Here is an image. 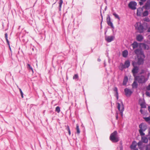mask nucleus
Instances as JSON below:
<instances>
[{"mask_svg": "<svg viewBox=\"0 0 150 150\" xmlns=\"http://www.w3.org/2000/svg\"><path fill=\"white\" fill-rule=\"evenodd\" d=\"M124 64L126 68H128L130 66V62L129 60H127L125 62Z\"/></svg>", "mask_w": 150, "mask_h": 150, "instance_id": "6ab92c4d", "label": "nucleus"}, {"mask_svg": "<svg viewBox=\"0 0 150 150\" xmlns=\"http://www.w3.org/2000/svg\"><path fill=\"white\" fill-rule=\"evenodd\" d=\"M149 14L148 11L146 10L144 12H142V17H145L147 16Z\"/></svg>", "mask_w": 150, "mask_h": 150, "instance_id": "a878e982", "label": "nucleus"}, {"mask_svg": "<svg viewBox=\"0 0 150 150\" xmlns=\"http://www.w3.org/2000/svg\"><path fill=\"white\" fill-rule=\"evenodd\" d=\"M114 37L112 36H107L105 35V39L106 41L108 42H110L114 40Z\"/></svg>", "mask_w": 150, "mask_h": 150, "instance_id": "9b49d317", "label": "nucleus"}, {"mask_svg": "<svg viewBox=\"0 0 150 150\" xmlns=\"http://www.w3.org/2000/svg\"><path fill=\"white\" fill-rule=\"evenodd\" d=\"M141 1L139 2V4L142 6L144 2L146 1V0H140Z\"/></svg>", "mask_w": 150, "mask_h": 150, "instance_id": "2f4dec72", "label": "nucleus"}, {"mask_svg": "<svg viewBox=\"0 0 150 150\" xmlns=\"http://www.w3.org/2000/svg\"><path fill=\"white\" fill-rule=\"evenodd\" d=\"M116 97L117 98V100H118V98H119V96H116Z\"/></svg>", "mask_w": 150, "mask_h": 150, "instance_id": "5fc2aeb1", "label": "nucleus"}, {"mask_svg": "<svg viewBox=\"0 0 150 150\" xmlns=\"http://www.w3.org/2000/svg\"><path fill=\"white\" fill-rule=\"evenodd\" d=\"M140 105L141 106V108H146V105L145 104L143 103H141L140 104Z\"/></svg>", "mask_w": 150, "mask_h": 150, "instance_id": "72a5a7b5", "label": "nucleus"}, {"mask_svg": "<svg viewBox=\"0 0 150 150\" xmlns=\"http://www.w3.org/2000/svg\"><path fill=\"white\" fill-rule=\"evenodd\" d=\"M137 145V143L136 141H134L132 142V144L130 146V148L131 149H135Z\"/></svg>", "mask_w": 150, "mask_h": 150, "instance_id": "2eb2a0df", "label": "nucleus"}, {"mask_svg": "<svg viewBox=\"0 0 150 150\" xmlns=\"http://www.w3.org/2000/svg\"><path fill=\"white\" fill-rule=\"evenodd\" d=\"M149 134L150 135V128H149Z\"/></svg>", "mask_w": 150, "mask_h": 150, "instance_id": "6e6d98bb", "label": "nucleus"}, {"mask_svg": "<svg viewBox=\"0 0 150 150\" xmlns=\"http://www.w3.org/2000/svg\"><path fill=\"white\" fill-rule=\"evenodd\" d=\"M55 111L58 113L60 111V108L59 106L56 107L55 109Z\"/></svg>", "mask_w": 150, "mask_h": 150, "instance_id": "473e14b6", "label": "nucleus"}, {"mask_svg": "<svg viewBox=\"0 0 150 150\" xmlns=\"http://www.w3.org/2000/svg\"><path fill=\"white\" fill-rule=\"evenodd\" d=\"M137 64H136V62H133L132 63V65L133 67H136V66H135V65H136Z\"/></svg>", "mask_w": 150, "mask_h": 150, "instance_id": "79ce46f5", "label": "nucleus"}, {"mask_svg": "<svg viewBox=\"0 0 150 150\" xmlns=\"http://www.w3.org/2000/svg\"><path fill=\"white\" fill-rule=\"evenodd\" d=\"M119 69L121 71L123 70L124 69L126 68V67H125V66L124 64L122 63H120V66H119Z\"/></svg>", "mask_w": 150, "mask_h": 150, "instance_id": "4be33fe9", "label": "nucleus"}, {"mask_svg": "<svg viewBox=\"0 0 150 150\" xmlns=\"http://www.w3.org/2000/svg\"><path fill=\"white\" fill-rule=\"evenodd\" d=\"M144 19H149V18H145Z\"/></svg>", "mask_w": 150, "mask_h": 150, "instance_id": "0e129e2a", "label": "nucleus"}, {"mask_svg": "<svg viewBox=\"0 0 150 150\" xmlns=\"http://www.w3.org/2000/svg\"><path fill=\"white\" fill-rule=\"evenodd\" d=\"M136 81L134 80L132 84V86L133 88H137V87L138 84Z\"/></svg>", "mask_w": 150, "mask_h": 150, "instance_id": "a211bd4d", "label": "nucleus"}, {"mask_svg": "<svg viewBox=\"0 0 150 150\" xmlns=\"http://www.w3.org/2000/svg\"><path fill=\"white\" fill-rule=\"evenodd\" d=\"M135 26L139 33H142L144 32V28L141 23H137L135 24Z\"/></svg>", "mask_w": 150, "mask_h": 150, "instance_id": "39448f33", "label": "nucleus"}, {"mask_svg": "<svg viewBox=\"0 0 150 150\" xmlns=\"http://www.w3.org/2000/svg\"><path fill=\"white\" fill-rule=\"evenodd\" d=\"M122 103V109H120V103H117V108L120 111V114L121 115L122 117H123V112L124 110V105L122 103V102H121Z\"/></svg>", "mask_w": 150, "mask_h": 150, "instance_id": "0eeeda50", "label": "nucleus"}, {"mask_svg": "<svg viewBox=\"0 0 150 150\" xmlns=\"http://www.w3.org/2000/svg\"><path fill=\"white\" fill-rule=\"evenodd\" d=\"M107 32V31L106 30V31H105V36L106 35V33Z\"/></svg>", "mask_w": 150, "mask_h": 150, "instance_id": "bf43d9fd", "label": "nucleus"}, {"mask_svg": "<svg viewBox=\"0 0 150 150\" xmlns=\"http://www.w3.org/2000/svg\"><path fill=\"white\" fill-rule=\"evenodd\" d=\"M142 144V142L141 141H139L138 142V143L137 144L138 146L139 147V148H140V147L141 146Z\"/></svg>", "mask_w": 150, "mask_h": 150, "instance_id": "f704fd0d", "label": "nucleus"}, {"mask_svg": "<svg viewBox=\"0 0 150 150\" xmlns=\"http://www.w3.org/2000/svg\"><path fill=\"white\" fill-rule=\"evenodd\" d=\"M145 94L147 96L150 97V93L148 91H146L145 92Z\"/></svg>", "mask_w": 150, "mask_h": 150, "instance_id": "4c0bfd02", "label": "nucleus"}, {"mask_svg": "<svg viewBox=\"0 0 150 150\" xmlns=\"http://www.w3.org/2000/svg\"><path fill=\"white\" fill-rule=\"evenodd\" d=\"M113 15L115 16V17L117 19H120L119 16L115 12L113 13Z\"/></svg>", "mask_w": 150, "mask_h": 150, "instance_id": "7c9ffc66", "label": "nucleus"}, {"mask_svg": "<svg viewBox=\"0 0 150 150\" xmlns=\"http://www.w3.org/2000/svg\"><path fill=\"white\" fill-rule=\"evenodd\" d=\"M142 142L145 143H147L148 141V140L147 138L145 137H142Z\"/></svg>", "mask_w": 150, "mask_h": 150, "instance_id": "393cba45", "label": "nucleus"}, {"mask_svg": "<svg viewBox=\"0 0 150 150\" xmlns=\"http://www.w3.org/2000/svg\"><path fill=\"white\" fill-rule=\"evenodd\" d=\"M115 96H119L118 95V92H116L115 93Z\"/></svg>", "mask_w": 150, "mask_h": 150, "instance_id": "a18cd8bd", "label": "nucleus"}, {"mask_svg": "<svg viewBox=\"0 0 150 150\" xmlns=\"http://www.w3.org/2000/svg\"><path fill=\"white\" fill-rule=\"evenodd\" d=\"M27 67L28 69H30L32 72H33V69L30 64H27Z\"/></svg>", "mask_w": 150, "mask_h": 150, "instance_id": "c85d7f7f", "label": "nucleus"}, {"mask_svg": "<svg viewBox=\"0 0 150 150\" xmlns=\"http://www.w3.org/2000/svg\"><path fill=\"white\" fill-rule=\"evenodd\" d=\"M131 45L132 46L133 49H135L137 48L139 45L138 43L136 41H134Z\"/></svg>", "mask_w": 150, "mask_h": 150, "instance_id": "dca6fc26", "label": "nucleus"}, {"mask_svg": "<svg viewBox=\"0 0 150 150\" xmlns=\"http://www.w3.org/2000/svg\"><path fill=\"white\" fill-rule=\"evenodd\" d=\"M124 92L125 95L127 97L130 96L133 93V91L130 89H128L127 88H126L125 89Z\"/></svg>", "mask_w": 150, "mask_h": 150, "instance_id": "6e6552de", "label": "nucleus"}, {"mask_svg": "<svg viewBox=\"0 0 150 150\" xmlns=\"http://www.w3.org/2000/svg\"><path fill=\"white\" fill-rule=\"evenodd\" d=\"M5 38L6 39V42L7 43V44H8V45H9V47L10 49H11V48H10V46L9 42V41H8V35H7V33H6L5 34Z\"/></svg>", "mask_w": 150, "mask_h": 150, "instance_id": "b1692460", "label": "nucleus"}, {"mask_svg": "<svg viewBox=\"0 0 150 150\" xmlns=\"http://www.w3.org/2000/svg\"><path fill=\"white\" fill-rule=\"evenodd\" d=\"M134 52L135 54L137 55H141V53H143V54H144V52L142 50L139 49H136L134 51Z\"/></svg>", "mask_w": 150, "mask_h": 150, "instance_id": "4468645a", "label": "nucleus"}, {"mask_svg": "<svg viewBox=\"0 0 150 150\" xmlns=\"http://www.w3.org/2000/svg\"><path fill=\"white\" fill-rule=\"evenodd\" d=\"M21 97L22 98H23V92H21Z\"/></svg>", "mask_w": 150, "mask_h": 150, "instance_id": "49530a36", "label": "nucleus"}, {"mask_svg": "<svg viewBox=\"0 0 150 150\" xmlns=\"http://www.w3.org/2000/svg\"><path fill=\"white\" fill-rule=\"evenodd\" d=\"M146 89L148 91L150 90V84H149L146 87Z\"/></svg>", "mask_w": 150, "mask_h": 150, "instance_id": "a19ab883", "label": "nucleus"}, {"mask_svg": "<svg viewBox=\"0 0 150 150\" xmlns=\"http://www.w3.org/2000/svg\"><path fill=\"white\" fill-rule=\"evenodd\" d=\"M100 13H101V18H102V19H103V17L102 15L101 11L100 12Z\"/></svg>", "mask_w": 150, "mask_h": 150, "instance_id": "4d7b16f0", "label": "nucleus"}, {"mask_svg": "<svg viewBox=\"0 0 150 150\" xmlns=\"http://www.w3.org/2000/svg\"><path fill=\"white\" fill-rule=\"evenodd\" d=\"M113 90V91L114 92H115V93L116 92H118V89H117V87H114Z\"/></svg>", "mask_w": 150, "mask_h": 150, "instance_id": "58836bf2", "label": "nucleus"}, {"mask_svg": "<svg viewBox=\"0 0 150 150\" xmlns=\"http://www.w3.org/2000/svg\"><path fill=\"white\" fill-rule=\"evenodd\" d=\"M143 9L141 7L137 8V16H142V12H143Z\"/></svg>", "mask_w": 150, "mask_h": 150, "instance_id": "f8f14e48", "label": "nucleus"}, {"mask_svg": "<svg viewBox=\"0 0 150 150\" xmlns=\"http://www.w3.org/2000/svg\"><path fill=\"white\" fill-rule=\"evenodd\" d=\"M107 8V6H106L105 8V10H106V9Z\"/></svg>", "mask_w": 150, "mask_h": 150, "instance_id": "13d9d810", "label": "nucleus"}, {"mask_svg": "<svg viewBox=\"0 0 150 150\" xmlns=\"http://www.w3.org/2000/svg\"><path fill=\"white\" fill-rule=\"evenodd\" d=\"M116 119L117 120L118 119V114H117V113H116Z\"/></svg>", "mask_w": 150, "mask_h": 150, "instance_id": "37998d69", "label": "nucleus"}, {"mask_svg": "<svg viewBox=\"0 0 150 150\" xmlns=\"http://www.w3.org/2000/svg\"><path fill=\"white\" fill-rule=\"evenodd\" d=\"M143 9L146 10H149L150 9V0H147L144 6L142 7Z\"/></svg>", "mask_w": 150, "mask_h": 150, "instance_id": "9d476101", "label": "nucleus"}, {"mask_svg": "<svg viewBox=\"0 0 150 150\" xmlns=\"http://www.w3.org/2000/svg\"><path fill=\"white\" fill-rule=\"evenodd\" d=\"M140 112H141L142 114L143 113V110L142 109H141L140 110Z\"/></svg>", "mask_w": 150, "mask_h": 150, "instance_id": "603ef678", "label": "nucleus"}, {"mask_svg": "<svg viewBox=\"0 0 150 150\" xmlns=\"http://www.w3.org/2000/svg\"><path fill=\"white\" fill-rule=\"evenodd\" d=\"M63 3V1L62 0H59V7H61L62 4Z\"/></svg>", "mask_w": 150, "mask_h": 150, "instance_id": "ea45409f", "label": "nucleus"}, {"mask_svg": "<svg viewBox=\"0 0 150 150\" xmlns=\"http://www.w3.org/2000/svg\"><path fill=\"white\" fill-rule=\"evenodd\" d=\"M143 118L146 122L150 124V115L148 117H144Z\"/></svg>", "mask_w": 150, "mask_h": 150, "instance_id": "bb28decb", "label": "nucleus"}, {"mask_svg": "<svg viewBox=\"0 0 150 150\" xmlns=\"http://www.w3.org/2000/svg\"><path fill=\"white\" fill-rule=\"evenodd\" d=\"M67 129L68 131L69 134V135H70L71 134V132L69 126H67Z\"/></svg>", "mask_w": 150, "mask_h": 150, "instance_id": "e433bc0d", "label": "nucleus"}, {"mask_svg": "<svg viewBox=\"0 0 150 150\" xmlns=\"http://www.w3.org/2000/svg\"><path fill=\"white\" fill-rule=\"evenodd\" d=\"M120 150H123V147L122 146H120Z\"/></svg>", "mask_w": 150, "mask_h": 150, "instance_id": "3c124183", "label": "nucleus"}, {"mask_svg": "<svg viewBox=\"0 0 150 150\" xmlns=\"http://www.w3.org/2000/svg\"><path fill=\"white\" fill-rule=\"evenodd\" d=\"M76 130L77 131V133L78 134H79L80 133V131L79 130V126L78 124L76 125Z\"/></svg>", "mask_w": 150, "mask_h": 150, "instance_id": "c756f323", "label": "nucleus"}, {"mask_svg": "<svg viewBox=\"0 0 150 150\" xmlns=\"http://www.w3.org/2000/svg\"><path fill=\"white\" fill-rule=\"evenodd\" d=\"M138 60L137 62V64L139 65L143 64L144 62V59L145 57L144 54L142 53L141 55H137Z\"/></svg>", "mask_w": 150, "mask_h": 150, "instance_id": "7ed1b4c3", "label": "nucleus"}, {"mask_svg": "<svg viewBox=\"0 0 150 150\" xmlns=\"http://www.w3.org/2000/svg\"><path fill=\"white\" fill-rule=\"evenodd\" d=\"M137 3L135 1H131L128 4V7L132 10H134L136 9Z\"/></svg>", "mask_w": 150, "mask_h": 150, "instance_id": "423d86ee", "label": "nucleus"}, {"mask_svg": "<svg viewBox=\"0 0 150 150\" xmlns=\"http://www.w3.org/2000/svg\"><path fill=\"white\" fill-rule=\"evenodd\" d=\"M145 21L146 22H149L150 21V19H144Z\"/></svg>", "mask_w": 150, "mask_h": 150, "instance_id": "de8ad7c7", "label": "nucleus"}, {"mask_svg": "<svg viewBox=\"0 0 150 150\" xmlns=\"http://www.w3.org/2000/svg\"><path fill=\"white\" fill-rule=\"evenodd\" d=\"M145 149L146 150H150V144L146 146Z\"/></svg>", "mask_w": 150, "mask_h": 150, "instance_id": "c9c22d12", "label": "nucleus"}, {"mask_svg": "<svg viewBox=\"0 0 150 150\" xmlns=\"http://www.w3.org/2000/svg\"><path fill=\"white\" fill-rule=\"evenodd\" d=\"M139 127L140 129L139 130V132L140 135L141 136L144 135L145 134L143 132L147 129V126L143 123H141L139 125Z\"/></svg>", "mask_w": 150, "mask_h": 150, "instance_id": "20e7f679", "label": "nucleus"}, {"mask_svg": "<svg viewBox=\"0 0 150 150\" xmlns=\"http://www.w3.org/2000/svg\"><path fill=\"white\" fill-rule=\"evenodd\" d=\"M140 45H142V47L144 50H148L149 49V46L144 43H141Z\"/></svg>", "mask_w": 150, "mask_h": 150, "instance_id": "f3484780", "label": "nucleus"}, {"mask_svg": "<svg viewBox=\"0 0 150 150\" xmlns=\"http://www.w3.org/2000/svg\"><path fill=\"white\" fill-rule=\"evenodd\" d=\"M147 32L148 33L150 32V27L148 28L147 30Z\"/></svg>", "mask_w": 150, "mask_h": 150, "instance_id": "09e8293b", "label": "nucleus"}, {"mask_svg": "<svg viewBox=\"0 0 150 150\" xmlns=\"http://www.w3.org/2000/svg\"><path fill=\"white\" fill-rule=\"evenodd\" d=\"M134 78L135 80L137 81L139 83L141 84L145 83L148 79L143 75H137Z\"/></svg>", "mask_w": 150, "mask_h": 150, "instance_id": "f257e3e1", "label": "nucleus"}, {"mask_svg": "<svg viewBox=\"0 0 150 150\" xmlns=\"http://www.w3.org/2000/svg\"><path fill=\"white\" fill-rule=\"evenodd\" d=\"M134 150H139L137 149H134Z\"/></svg>", "mask_w": 150, "mask_h": 150, "instance_id": "052dcab7", "label": "nucleus"}, {"mask_svg": "<svg viewBox=\"0 0 150 150\" xmlns=\"http://www.w3.org/2000/svg\"><path fill=\"white\" fill-rule=\"evenodd\" d=\"M107 22L108 25L109 26H110L112 28L114 29V27L112 23L110 21V19H107Z\"/></svg>", "mask_w": 150, "mask_h": 150, "instance_id": "412c9836", "label": "nucleus"}, {"mask_svg": "<svg viewBox=\"0 0 150 150\" xmlns=\"http://www.w3.org/2000/svg\"><path fill=\"white\" fill-rule=\"evenodd\" d=\"M148 110L149 111V112H150V106H148Z\"/></svg>", "mask_w": 150, "mask_h": 150, "instance_id": "864d4df0", "label": "nucleus"}, {"mask_svg": "<svg viewBox=\"0 0 150 150\" xmlns=\"http://www.w3.org/2000/svg\"><path fill=\"white\" fill-rule=\"evenodd\" d=\"M128 81V77L127 76H125L124 79L122 84L124 86L126 85Z\"/></svg>", "mask_w": 150, "mask_h": 150, "instance_id": "aec40b11", "label": "nucleus"}, {"mask_svg": "<svg viewBox=\"0 0 150 150\" xmlns=\"http://www.w3.org/2000/svg\"><path fill=\"white\" fill-rule=\"evenodd\" d=\"M128 55V52L127 50H125L122 52V56L124 57H126Z\"/></svg>", "mask_w": 150, "mask_h": 150, "instance_id": "5701e85b", "label": "nucleus"}, {"mask_svg": "<svg viewBox=\"0 0 150 150\" xmlns=\"http://www.w3.org/2000/svg\"><path fill=\"white\" fill-rule=\"evenodd\" d=\"M101 20H101V23H102V21H103V19H102Z\"/></svg>", "mask_w": 150, "mask_h": 150, "instance_id": "e2e57ef3", "label": "nucleus"}, {"mask_svg": "<svg viewBox=\"0 0 150 150\" xmlns=\"http://www.w3.org/2000/svg\"><path fill=\"white\" fill-rule=\"evenodd\" d=\"M73 79L77 81L79 80V76L77 74H75L73 77Z\"/></svg>", "mask_w": 150, "mask_h": 150, "instance_id": "cd10ccee", "label": "nucleus"}, {"mask_svg": "<svg viewBox=\"0 0 150 150\" xmlns=\"http://www.w3.org/2000/svg\"><path fill=\"white\" fill-rule=\"evenodd\" d=\"M117 132L116 131H114L111 134L110 137V139L112 142L116 143L119 141V137L117 136Z\"/></svg>", "mask_w": 150, "mask_h": 150, "instance_id": "f03ea898", "label": "nucleus"}, {"mask_svg": "<svg viewBox=\"0 0 150 150\" xmlns=\"http://www.w3.org/2000/svg\"><path fill=\"white\" fill-rule=\"evenodd\" d=\"M106 19H110V16L109 14H108Z\"/></svg>", "mask_w": 150, "mask_h": 150, "instance_id": "c03bdc74", "label": "nucleus"}, {"mask_svg": "<svg viewBox=\"0 0 150 150\" xmlns=\"http://www.w3.org/2000/svg\"><path fill=\"white\" fill-rule=\"evenodd\" d=\"M17 86V87L19 88V91H20V93H21V92H22V90H21V89L20 88H19L18 87V86Z\"/></svg>", "mask_w": 150, "mask_h": 150, "instance_id": "8fccbe9b", "label": "nucleus"}, {"mask_svg": "<svg viewBox=\"0 0 150 150\" xmlns=\"http://www.w3.org/2000/svg\"><path fill=\"white\" fill-rule=\"evenodd\" d=\"M136 40L139 42H141L144 39L143 36L141 34H139L136 36Z\"/></svg>", "mask_w": 150, "mask_h": 150, "instance_id": "ddd939ff", "label": "nucleus"}, {"mask_svg": "<svg viewBox=\"0 0 150 150\" xmlns=\"http://www.w3.org/2000/svg\"><path fill=\"white\" fill-rule=\"evenodd\" d=\"M139 71V68L137 66H136L133 67L132 71L134 77L137 76L136 75V74Z\"/></svg>", "mask_w": 150, "mask_h": 150, "instance_id": "1a4fd4ad", "label": "nucleus"}, {"mask_svg": "<svg viewBox=\"0 0 150 150\" xmlns=\"http://www.w3.org/2000/svg\"><path fill=\"white\" fill-rule=\"evenodd\" d=\"M98 61L100 62V59H98Z\"/></svg>", "mask_w": 150, "mask_h": 150, "instance_id": "680f3d73", "label": "nucleus"}]
</instances>
